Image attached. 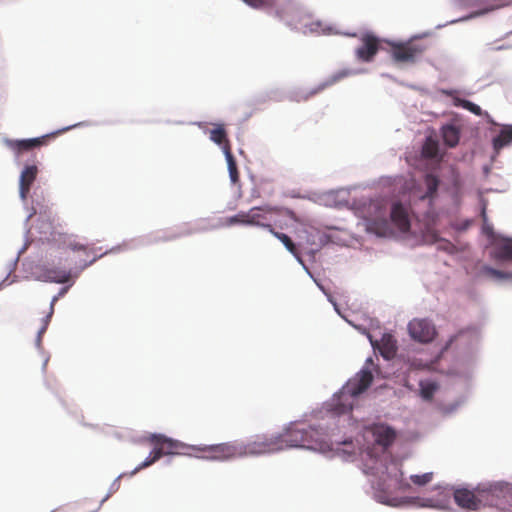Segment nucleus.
<instances>
[{
  "label": "nucleus",
  "mask_w": 512,
  "mask_h": 512,
  "mask_svg": "<svg viewBox=\"0 0 512 512\" xmlns=\"http://www.w3.org/2000/svg\"><path fill=\"white\" fill-rule=\"evenodd\" d=\"M40 239L46 241L49 248L46 263L36 266L35 279L46 283H56L62 286L69 282L65 268L60 266L67 260V252L80 251L84 249L82 244L75 243L71 236L56 230L50 222H42L38 227Z\"/></svg>",
  "instance_id": "nucleus-1"
},
{
  "label": "nucleus",
  "mask_w": 512,
  "mask_h": 512,
  "mask_svg": "<svg viewBox=\"0 0 512 512\" xmlns=\"http://www.w3.org/2000/svg\"><path fill=\"white\" fill-rule=\"evenodd\" d=\"M143 442L148 443L152 446L150 455L134 470L130 471V476L137 473L140 469L148 467L154 464L163 456L170 455H195L211 460V452L206 449L210 445L199 444L189 445L179 440L167 437L164 434L151 433L145 436Z\"/></svg>",
  "instance_id": "nucleus-2"
},
{
  "label": "nucleus",
  "mask_w": 512,
  "mask_h": 512,
  "mask_svg": "<svg viewBox=\"0 0 512 512\" xmlns=\"http://www.w3.org/2000/svg\"><path fill=\"white\" fill-rule=\"evenodd\" d=\"M211 452V460H227L235 457L261 455L281 450V444L276 435L256 436L253 440L242 443L213 444L207 448Z\"/></svg>",
  "instance_id": "nucleus-3"
},
{
  "label": "nucleus",
  "mask_w": 512,
  "mask_h": 512,
  "mask_svg": "<svg viewBox=\"0 0 512 512\" xmlns=\"http://www.w3.org/2000/svg\"><path fill=\"white\" fill-rule=\"evenodd\" d=\"M373 375L369 370H361L354 378L350 379L343 387L340 395L332 404L331 410L342 415L350 412L353 408L352 402L348 401L349 397H356L363 393L372 383Z\"/></svg>",
  "instance_id": "nucleus-4"
},
{
  "label": "nucleus",
  "mask_w": 512,
  "mask_h": 512,
  "mask_svg": "<svg viewBox=\"0 0 512 512\" xmlns=\"http://www.w3.org/2000/svg\"><path fill=\"white\" fill-rule=\"evenodd\" d=\"M315 431L310 426L291 424L284 432L277 434L281 450L292 447L311 448Z\"/></svg>",
  "instance_id": "nucleus-5"
},
{
  "label": "nucleus",
  "mask_w": 512,
  "mask_h": 512,
  "mask_svg": "<svg viewBox=\"0 0 512 512\" xmlns=\"http://www.w3.org/2000/svg\"><path fill=\"white\" fill-rule=\"evenodd\" d=\"M39 171V167L36 163H25L20 171L18 178V192L19 198L25 209H28L27 198L30 193V189L33 187L38 177Z\"/></svg>",
  "instance_id": "nucleus-6"
},
{
  "label": "nucleus",
  "mask_w": 512,
  "mask_h": 512,
  "mask_svg": "<svg viewBox=\"0 0 512 512\" xmlns=\"http://www.w3.org/2000/svg\"><path fill=\"white\" fill-rule=\"evenodd\" d=\"M92 125H94V123L91 121H80V122L56 129L54 131H51L49 133H46V134L38 136V137L22 138V139H19V141H22L19 143V149H20V151L28 150L35 146L45 145L46 144L45 140L48 137L57 136V135H60L62 133H65V132L70 131L75 128L88 127V126H92Z\"/></svg>",
  "instance_id": "nucleus-7"
},
{
  "label": "nucleus",
  "mask_w": 512,
  "mask_h": 512,
  "mask_svg": "<svg viewBox=\"0 0 512 512\" xmlns=\"http://www.w3.org/2000/svg\"><path fill=\"white\" fill-rule=\"evenodd\" d=\"M422 53L423 48L413 42L393 44L391 48L393 60L399 63H414Z\"/></svg>",
  "instance_id": "nucleus-8"
},
{
  "label": "nucleus",
  "mask_w": 512,
  "mask_h": 512,
  "mask_svg": "<svg viewBox=\"0 0 512 512\" xmlns=\"http://www.w3.org/2000/svg\"><path fill=\"white\" fill-rule=\"evenodd\" d=\"M408 331L414 340L429 343L436 336L435 326L426 319H413L408 324Z\"/></svg>",
  "instance_id": "nucleus-9"
},
{
  "label": "nucleus",
  "mask_w": 512,
  "mask_h": 512,
  "mask_svg": "<svg viewBox=\"0 0 512 512\" xmlns=\"http://www.w3.org/2000/svg\"><path fill=\"white\" fill-rule=\"evenodd\" d=\"M282 212H284V209L277 206L264 205L260 207H252L250 209L251 226H259L266 229V226L270 225L265 222L268 220V216L273 214L279 215ZM285 212L290 217L294 215V213L288 209H285Z\"/></svg>",
  "instance_id": "nucleus-10"
},
{
  "label": "nucleus",
  "mask_w": 512,
  "mask_h": 512,
  "mask_svg": "<svg viewBox=\"0 0 512 512\" xmlns=\"http://www.w3.org/2000/svg\"><path fill=\"white\" fill-rule=\"evenodd\" d=\"M360 40L362 45L356 49V57L362 62H371L379 50V39L372 33H365Z\"/></svg>",
  "instance_id": "nucleus-11"
},
{
  "label": "nucleus",
  "mask_w": 512,
  "mask_h": 512,
  "mask_svg": "<svg viewBox=\"0 0 512 512\" xmlns=\"http://www.w3.org/2000/svg\"><path fill=\"white\" fill-rule=\"evenodd\" d=\"M369 340L374 349H378L380 354L387 360L392 359L397 352V342L395 338L385 333L382 335L380 341L373 340L372 336L369 335Z\"/></svg>",
  "instance_id": "nucleus-12"
},
{
  "label": "nucleus",
  "mask_w": 512,
  "mask_h": 512,
  "mask_svg": "<svg viewBox=\"0 0 512 512\" xmlns=\"http://www.w3.org/2000/svg\"><path fill=\"white\" fill-rule=\"evenodd\" d=\"M391 222L401 231L410 229V220L407 208L400 202H394L390 211Z\"/></svg>",
  "instance_id": "nucleus-13"
},
{
  "label": "nucleus",
  "mask_w": 512,
  "mask_h": 512,
  "mask_svg": "<svg viewBox=\"0 0 512 512\" xmlns=\"http://www.w3.org/2000/svg\"><path fill=\"white\" fill-rule=\"evenodd\" d=\"M454 500L458 506L467 510H478L481 506V500L466 488L456 489Z\"/></svg>",
  "instance_id": "nucleus-14"
},
{
  "label": "nucleus",
  "mask_w": 512,
  "mask_h": 512,
  "mask_svg": "<svg viewBox=\"0 0 512 512\" xmlns=\"http://www.w3.org/2000/svg\"><path fill=\"white\" fill-rule=\"evenodd\" d=\"M266 229L274 236L276 237L279 241H281L283 243V245L285 246V248L296 258V260L304 265V262H303V259L301 257V254L296 246V244L292 241V239L287 235V234H284V233H281V232H278L276 231L272 225H268L266 226Z\"/></svg>",
  "instance_id": "nucleus-15"
},
{
  "label": "nucleus",
  "mask_w": 512,
  "mask_h": 512,
  "mask_svg": "<svg viewBox=\"0 0 512 512\" xmlns=\"http://www.w3.org/2000/svg\"><path fill=\"white\" fill-rule=\"evenodd\" d=\"M444 143L449 147H455L459 143L460 128L454 124H446L441 129Z\"/></svg>",
  "instance_id": "nucleus-16"
},
{
  "label": "nucleus",
  "mask_w": 512,
  "mask_h": 512,
  "mask_svg": "<svg viewBox=\"0 0 512 512\" xmlns=\"http://www.w3.org/2000/svg\"><path fill=\"white\" fill-rule=\"evenodd\" d=\"M210 140L219 145L225 153L226 145L231 146L223 124H216L209 132Z\"/></svg>",
  "instance_id": "nucleus-17"
},
{
  "label": "nucleus",
  "mask_w": 512,
  "mask_h": 512,
  "mask_svg": "<svg viewBox=\"0 0 512 512\" xmlns=\"http://www.w3.org/2000/svg\"><path fill=\"white\" fill-rule=\"evenodd\" d=\"M374 435L377 443L384 447L391 445L396 437L394 430L386 426L376 427Z\"/></svg>",
  "instance_id": "nucleus-18"
},
{
  "label": "nucleus",
  "mask_w": 512,
  "mask_h": 512,
  "mask_svg": "<svg viewBox=\"0 0 512 512\" xmlns=\"http://www.w3.org/2000/svg\"><path fill=\"white\" fill-rule=\"evenodd\" d=\"M494 258L496 260L512 261V239H504L501 243L496 245Z\"/></svg>",
  "instance_id": "nucleus-19"
},
{
  "label": "nucleus",
  "mask_w": 512,
  "mask_h": 512,
  "mask_svg": "<svg viewBox=\"0 0 512 512\" xmlns=\"http://www.w3.org/2000/svg\"><path fill=\"white\" fill-rule=\"evenodd\" d=\"M512 142V125L504 126L500 133L493 139V147L500 150Z\"/></svg>",
  "instance_id": "nucleus-20"
},
{
  "label": "nucleus",
  "mask_w": 512,
  "mask_h": 512,
  "mask_svg": "<svg viewBox=\"0 0 512 512\" xmlns=\"http://www.w3.org/2000/svg\"><path fill=\"white\" fill-rule=\"evenodd\" d=\"M225 157L228 164L229 176L232 183H237L239 180V172L237 169L236 161L231 152V146L226 145L225 147Z\"/></svg>",
  "instance_id": "nucleus-21"
},
{
  "label": "nucleus",
  "mask_w": 512,
  "mask_h": 512,
  "mask_svg": "<svg viewBox=\"0 0 512 512\" xmlns=\"http://www.w3.org/2000/svg\"><path fill=\"white\" fill-rule=\"evenodd\" d=\"M453 105L456 107H462L477 116L482 115V109L480 108V106L476 105L471 101L461 99L457 96L453 97Z\"/></svg>",
  "instance_id": "nucleus-22"
},
{
  "label": "nucleus",
  "mask_w": 512,
  "mask_h": 512,
  "mask_svg": "<svg viewBox=\"0 0 512 512\" xmlns=\"http://www.w3.org/2000/svg\"><path fill=\"white\" fill-rule=\"evenodd\" d=\"M374 207L379 211L376 217L372 220L371 226L375 227L377 230L385 231L388 228V221L385 217L386 212L382 211L380 203L374 204Z\"/></svg>",
  "instance_id": "nucleus-23"
},
{
  "label": "nucleus",
  "mask_w": 512,
  "mask_h": 512,
  "mask_svg": "<svg viewBox=\"0 0 512 512\" xmlns=\"http://www.w3.org/2000/svg\"><path fill=\"white\" fill-rule=\"evenodd\" d=\"M439 151V145L436 140L429 137L426 139L423 147H422V154L425 158H435L438 155Z\"/></svg>",
  "instance_id": "nucleus-24"
},
{
  "label": "nucleus",
  "mask_w": 512,
  "mask_h": 512,
  "mask_svg": "<svg viewBox=\"0 0 512 512\" xmlns=\"http://www.w3.org/2000/svg\"><path fill=\"white\" fill-rule=\"evenodd\" d=\"M419 386H420V396L426 401H431L434 397L435 392L438 389V385L435 382L421 381Z\"/></svg>",
  "instance_id": "nucleus-25"
},
{
  "label": "nucleus",
  "mask_w": 512,
  "mask_h": 512,
  "mask_svg": "<svg viewBox=\"0 0 512 512\" xmlns=\"http://www.w3.org/2000/svg\"><path fill=\"white\" fill-rule=\"evenodd\" d=\"M424 183L427 188L424 197L432 198L437 192L439 186V179L435 175L427 174L425 176Z\"/></svg>",
  "instance_id": "nucleus-26"
},
{
  "label": "nucleus",
  "mask_w": 512,
  "mask_h": 512,
  "mask_svg": "<svg viewBox=\"0 0 512 512\" xmlns=\"http://www.w3.org/2000/svg\"><path fill=\"white\" fill-rule=\"evenodd\" d=\"M226 223H227V225L241 224V225H250L251 226L250 210L247 212L241 211L238 214L227 218Z\"/></svg>",
  "instance_id": "nucleus-27"
},
{
  "label": "nucleus",
  "mask_w": 512,
  "mask_h": 512,
  "mask_svg": "<svg viewBox=\"0 0 512 512\" xmlns=\"http://www.w3.org/2000/svg\"><path fill=\"white\" fill-rule=\"evenodd\" d=\"M126 476V473H121L118 477H116L114 479V481L112 482V484L110 485V488H109V491L107 492V494L101 499V501L99 502L97 508L94 510V512L98 511L101 506L104 504V502H106L109 497L115 493L119 487H120V484H119V479ZM93 512V511H92Z\"/></svg>",
  "instance_id": "nucleus-28"
},
{
  "label": "nucleus",
  "mask_w": 512,
  "mask_h": 512,
  "mask_svg": "<svg viewBox=\"0 0 512 512\" xmlns=\"http://www.w3.org/2000/svg\"><path fill=\"white\" fill-rule=\"evenodd\" d=\"M350 75V72L347 70L338 71L335 74L331 75L320 87V89H324L326 87H329L331 85H334L335 83L339 82L340 80L344 79Z\"/></svg>",
  "instance_id": "nucleus-29"
},
{
  "label": "nucleus",
  "mask_w": 512,
  "mask_h": 512,
  "mask_svg": "<svg viewBox=\"0 0 512 512\" xmlns=\"http://www.w3.org/2000/svg\"><path fill=\"white\" fill-rule=\"evenodd\" d=\"M432 479H433L432 472H427L422 475H411L410 476V480L412 481V483L417 486H424V485L430 483L432 481Z\"/></svg>",
  "instance_id": "nucleus-30"
},
{
  "label": "nucleus",
  "mask_w": 512,
  "mask_h": 512,
  "mask_svg": "<svg viewBox=\"0 0 512 512\" xmlns=\"http://www.w3.org/2000/svg\"><path fill=\"white\" fill-rule=\"evenodd\" d=\"M74 285V281L70 280L66 284H64L58 291L56 295H54L50 302V307L54 308V304L63 296H65L71 287Z\"/></svg>",
  "instance_id": "nucleus-31"
},
{
  "label": "nucleus",
  "mask_w": 512,
  "mask_h": 512,
  "mask_svg": "<svg viewBox=\"0 0 512 512\" xmlns=\"http://www.w3.org/2000/svg\"><path fill=\"white\" fill-rule=\"evenodd\" d=\"M246 4L253 8H266L276 4L278 0H243Z\"/></svg>",
  "instance_id": "nucleus-32"
},
{
  "label": "nucleus",
  "mask_w": 512,
  "mask_h": 512,
  "mask_svg": "<svg viewBox=\"0 0 512 512\" xmlns=\"http://www.w3.org/2000/svg\"><path fill=\"white\" fill-rule=\"evenodd\" d=\"M431 239L433 242H439V248L442 249V250H445L449 253H452L453 250H454V245L447 241V240H444V239H440L436 233H432L431 234Z\"/></svg>",
  "instance_id": "nucleus-33"
},
{
  "label": "nucleus",
  "mask_w": 512,
  "mask_h": 512,
  "mask_svg": "<svg viewBox=\"0 0 512 512\" xmlns=\"http://www.w3.org/2000/svg\"><path fill=\"white\" fill-rule=\"evenodd\" d=\"M305 233L307 234L305 244L311 247L316 245L315 237L320 234L319 231L311 227L309 229H306Z\"/></svg>",
  "instance_id": "nucleus-34"
},
{
  "label": "nucleus",
  "mask_w": 512,
  "mask_h": 512,
  "mask_svg": "<svg viewBox=\"0 0 512 512\" xmlns=\"http://www.w3.org/2000/svg\"><path fill=\"white\" fill-rule=\"evenodd\" d=\"M3 143L8 147L10 148L16 155H19L20 153V149H19V143L21 141H19V139H10V138H7V137H4L2 139Z\"/></svg>",
  "instance_id": "nucleus-35"
},
{
  "label": "nucleus",
  "mask_w": 512,
  "mask_h": 512,
  "mask_svg": "<svg viewBox=\"0 0 512 512\" xmlns=\"http://www.w3.org/2000/svg\"><path fill=\"white\" fill-rule=\"evenodd\" d=\"M83 270H80V267L75 265L74 267L70 269H66V273L68 274V280H73L74 282L76 279L80 276L81 272Z\"/></svg>",
  "instance_id": "nucleus-36"
},
{
  "label": "nucleus",
  "mask_w": 512,
  "mask_h": 512,
  "mask_svg": "<svg viewBox=\"0 0 512 512\" xmlns=\"http://www.w3.org/2000/svg\"><path fill=\"white\" fill-rule=\"evenodd\" d=\"M485 271H486V273L488 275H490L492 277H495V278H508V277H510V274L502 272V271H499V270L494 269V268H490V267L485 268Z\"/></svg>",
  "instance_id": "nucleus-37"
},
{
  "label": "nucleus",
  "mask_w": 512,
  "mask_h": 512,
  "mask_svg": "<svg viewBox=\"0 0 512 512\" xmlns=\"http://www.w3.org/2000/svg\"><path fill=\"white\" fill-rule=\"evenodd\" d=\"M47 329V325L46 324H43L40 329L38 330L37 332V335H36V338H35V346L38 350H41L42 349V335L45 333Z\"/></svg>",
  "instance_id": "nucleus-38"
},
{
  "label": "nucleus",
  "mask_w": 512,
  "mask_h": 512,
  "mask_svg": "<svg viewBox=\"0 0 512 512\" xmlns=\"http://www.w3.org/2000/svg\"><path fill=\"white\" fill-rule=\"evenodd\" d=\"M104 254H101L99 256H95L93 257L91 260L89 261H86V260H80L79 263L77 264V266L80 267V270H85L86 268H88L89 266H91L92 264H94L99 258H101Z\"/></svg>",
  "instance_id": "nucleus-39"
},
{
  "label": "nucleus",
  "mask_w": 512,
  "mask_h": 512,
  "mask_svg": "<svg viewBox=\"0 0 512 512\" xmlns=\"http://www.w3.org/2000/svg\"><path fill=\"white\" fill-rule=\"evenodd\" d=\"M10 275L11 274L7 273L5 278L0 282V290L17 281V276H14L12 279H10Z\"/></svg>",
  "instance_id": "nucleus-40"
},
{
  "label": "nucleus",
  "mask_w": 512,
  "mask_h": 512,
  "mask_svg": "<svg viewBox=\"0 0 512 512\" xmlns=\"http://www.w3.org/2000/svg\"><path fill=\"white\" fill-rule=\"evenodd\" d=\"M30 233V228H27L26 231H25V242L23 244V246L18 250L17 252V255L18 258L26 251L27 249V246L29 244V239H28V234Z\"/></svg>",
  "instance_id": "nucleus-41"
},
{
  "label": "nucleus",
  "mask_w": 512,
  "mask_h": 512,
  "mask_svg": "<svg viewBox=\"0 0 512 512\" xmlns=\"http://www.w3.org/2000/svg\"><path fill=\"white\" fill-rule=\"evenodd\" d=\"M19 258L16 256L13 260H11L8 264V273L11 274L18 265Z\"/></svg>",
  "instance_id": "nucleus-42"
},
{
  "label": "nucleus",
  "mask_w": 512,
  "mask_h": 512,
  "mask_svg": "<svg viewBox=\"0 0 512 512\" xmlns=\"http://www.w3.org/2000/svg\"><path fill=\"white\" fill-rule=\"evenodd\" d=\"M37 213V208L32 206L31 208V212L27 215V217L25 218V221H24V224L26 225L29 220Z\"/></svg>",
  "instance_id": "nucleus-43"
},
{
  "label": "nucleus",
  "mask_w": 512,
  "mask_h": 512,
  "mask_svg": "<svg viewBox=\"0 0 512 512\" xmlns=\"http://www.w3.org/2000/svg\"><path fill=\"white\" fill-rule=\"evenodd\" d=\"M54 312V308L50 307L49 313L43 318V324H46L48 326V322L50 321V318Z\"/></svg>",
  "instance_id": "nucleus-44"
},
{
  "label": "nucleus",
  "mask_w": 512,
  "mask_h": 512,
  "mask_svg": "<svg viewBox=\"0 0 512 512\" xmlns=\"http://www.w3.org/2000/svg\"><path fill=\"white\" fill-rule=\"evenodd\" d=\"M48 361H49V357L47 356V357L44 359V361H43V363H42V366H41V371H42V373H45V372H46V368H47Z\"/></svg>",
  "instance_id": "nucleus-45"
},
{
  "label": "nucleus",
  "mask_w": 512,
  "mask_h": 512,
  "mask_svg": "<svg viewBox=\"0 0 512 512\" xmlns=\"http://www.w3.org/2000/svg\"><path fill=\"white\" fill-rule=\"evenodd\" d=\"M112 435H113V437H115L118 440L122 439V435L117 431H113Z\"/></svg>",
  "instance_id": "nucleus-46"
},
{
  "label": "nucleus",
  "mask_w": 512,
  "mask_h": 512,
  "mask_svg": "<svg viewBox=\"0 0 512 512\" xmlns=\"http://www.w3.org/2000/svg\"><path fill=\"white\" fill-rule=\"evenodd\" d=\"M482 217H483V220L485 221L486 220V213H485V210L482 211Z\"/></svg>",
  "instance_id": "nucleus-47"
},
{
  "label": "nucleus",
  "mask_w": 512,
  "mask_h": 512,
  "mask_svg": "<svg viewBox=\"0 0 512 512\" xmlns=\"http://www.w3.org/2000/svg\"><path fill=\"white\" fill-rule=\"evenodd\" d=\"M347 35L350 36V37H356L357 36L356 33H348Z\"/></svg>",
  "instance_id": "nucleus-48"
},
{
  "label": "nucleus",
  "mask_w": 512,
  "mask_h": 512,
  "mask_svg": "<svg viewBox=\"0 0 512 512\" xmlns=\"http://www.w3.org/2000/svg\"><path fill=\"white\" fill-rule=\"evenodd\" d=\"M428 502H431V500H427ZM425 506H433L431 503L424 504Z\"/></svg>",
  "instance_id": "nucleus-49"
},
{
  "label": "nucleus",
  "mask_w": 512,
  "mask_h": 512,
  "mask_svg": "<svg viewBox=\"0 0 512 512\" xmlns=\"http://www.w3.org/2000/svg\"><path fill=\"white\" fill-rule=\"evenodd\" d=\"M84 426H89L91 427L92 425L91 424H88V423H83Z\"/></svg>",
  "instance_id": "nucleus-50"
},
{
  "label": "nucleus",
  "mask_w": 512,
  "mask_h": 512,
  "mask_svg": "<svg viewBox=\"0 0 512 512\" xmlns=\"http://www.w3.org/2000/svg\"><path fill=\"white\" fill-rule=\"evenodd\" d=\"M55 511H56V509H55V510H52L51 512H55Z\"/></svg>",
  "instance_id": "nucleus-51"
}]
</instances>
